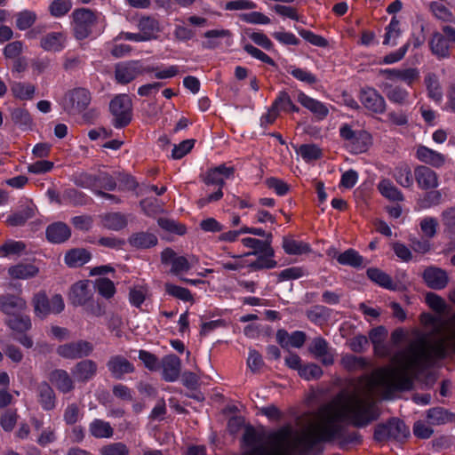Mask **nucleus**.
Wrapping results in <instances>:
<instances>
[{
	"mask_svg": "<svg viewBox=\"0 0 455 455\" xmlns=\"http://www.w3.org/2000/svg\"><path fill=\"white\" fill-rule=\"evenodd\" d=\"M376 420L372 409L363 407L348 387L340 391L331 401L322 405L310 424L301 435L290 440L287 432H279L273 436V447L261 444L260 435L253 428L246 429L244 442L252 447V455H291V449L301 445L312 449L319 443L328 442L341 435L344 426L351 424L363 427Z\"/></svg>",
	"mask_w": 455,
	"mask_h": 455,
	"instance_id": "1",
	"label": "nucleus"
},
{
	"mask_svg": "<svg viewBox=\"0 0 455 455\" xmlns=\"http://www.w3.org/2000/svg\"><path fill=\"white\" fill-rule=\"evenodd\" d=\"M451 320V317L440 326L434 323L437 333L444 331L443 337L430 343L427 338L421 336L412 340L404 349L398 351L392 358L395 367L379 368L369 376L349 382L347 387L351 394H355L363 407L372 409L376 419L379 417V411L374 402L375 395L389 399L396 391L411 389V371L430 363L433 359L445 357L447 342H450L455 350V341L450 337Z\"/></svg>",
	"mask_w": 455,
	"mask_h": 455,
	"instance_id": "2",
	"label": "nucleus"
},
{
	"mask_svg": "<svg viewBox=\"0 0 455 455\" xmlns=\"http://www.w3.org/2000/svg\"><path fill=\"white\" fill-rule=\"evenodd\" d=\"M339 135L345 141L346 147L353 154L366 152L372 144L371 135L363 130H353L348 124L339 128Z\"/></svg>",
	"mask_w": 455,
	"mask_h": 455,
	"instance_id": "3",
	"label": "nucleus"
},
{
	"mask_svg": "<svg viewBox=\"0 0 455 455\" xmlns=\"http://www.w3.org/2000/svg\"><path fill=\"white\" fill-rule=\"evenodd\" d=\"M409 435V427L403 421L395 418L391 419L386 424L378 425L374 431V438L379 442L388 439L402 442Z\"/></svg>",
	"mask_w": 455,
	"mask_h": 455,
	"instance_id": "4",
	"label": "nucleus"
},
{
	"mask_svg": "<svg viewBox=\"0 0 455 455\" xmlns=\"http://www.w3.org/2000/svg\"><path fill=\"white\" fill-rule=\"evenodd\" d=\"M132 100L127 94L116 96L109 104V109L114 116L113 124L116 128L128 125L132 120Z\"/></svg>",
	"mask_w": 455,
	"mask_h": 455,
	"instance_id": "5",
	"label": "nucleus"
},
{
	"mask_svg": "<svg viewBox=\"0 0 455 455\" xmlns=\"http://www.w3.org/2000/svg\"><path fill=\"white\" fill-rule=\"evenodd\" d=\"M72 17L75 37L78 40L88 37L92 33V27L97 22L95 13L89 9L82 8L74 11Z\"/></svg>",
	"mask_w": 455,
	"mask_h": 455,
	"instance_id": "6",
	"label": "nucleus"
},
{
	"mask_svg": "<svg viewBox=\"0 0 455 455\" xmlns=\"http://www.w3.org/2000/svg\"><path fill=\"white\" fill-rule=\"evenodd\" d=\"M154 67L144 68L138 60H130L116 64L115 68V77L118 84H127L137 76L155 71Z\"/></svg>",
	"mask_w": 455,
	"mask_h": 455,
	"instance_id": "7",
	"label": "nucleus"
},
{
	"mask_svg": "<svg viewBox=\"0 0 455 455\" xmlns=\"http://www.w3.org/2000/svg\"><path fill=\"white\" fill-rule=\"evenodd\" d=\"M93 350L92 343L84 339H78L60 345L56 353L64 359L76 360L89 356Z\"/></svg>",
	"mask_w": 455,
	"mask_h": 455,
	"instance_id": "8",
	"label": "nucleus"
},
{
	"mask_svg": "<svg viewBox=\"0 0 455 455\" xmlns=\"http://www.w3.org/2000/svg\"><path fill=\"white\" fill-rule=\"evenodd\" d=\"M90 102V92L84 88H76L66 94L64 109L70 115L79 114L86 109Z\"/></svg>",
	"mask_w": 455,
	"mask_h": 455,
	"instance_id": "9",
	"label": "nucleus"
},
{
	"mask_svg": "<svg viewBox=\"0 0 455 455\" xmlns=\"http://www.w3.org/2000/svg\"><path fill=\"white\" fill-rule=\"evenodd\" d=\"M359 100L362 105L374 114H382L386 111V101L380 93L372 87H364L360 90Z\"/></svg>",
	"mask_w": 455,
	"mask_h": 455,
	"instance_id": "10",
	"label": "nucleus"
},
{
	"mask_svg": "<svg viewBox=\"0 0 455 455\" xmlns=\"http://www.w3.org/2000/svg\"><path fill=\"white\" fill-rule=\"evenodd\" d=\"M106 366L111 377L116 379H124L125 375L135 371L133 363L122 355H111Z\"/></svg>",
	"mask_w": 455,
	"mask_h": 455,
	"instance_id": "11",
	"label": "nucleus"
},
{
	"mask_svg": "<svg viewBox=\"0 0 455 455\" xmlns=\"http://www.w3.org/2000/svg\"><path fill=\"white\" fill-rule=\"evenodd\" d=\"M50 385L54 386L62 394H68L75 389V380L71 375L63 369H54L49 375Z\"/></svg>",
	"mask_w": 455,
	"mask_h": 455,
	"instance_id": "12",
	"label": "nucleus"
},
{
	"mask_svg": "<svg viewBox=\"0 0 455 455\" xmlns=\"http://www.w3.org/2000/svg\"><path fill=\"white\" fill-rule=\"evenodd\" d=\"M422 277L426 284L433 290H442L447 286L449 282L446 271L437 267H427Z\"/></svg>",
	"mask_w": 455,
	"mask_h": 455,
	"instance_id": "13",
	"label": "nucleus"
},
{
	"mask_svg": "<svg viewBox=\"0 0 455 455\" xmlns=\"http://www.w3.org/2000/svg\"><path fill=\"white\" fill-rule=\"evenodd\" d=\"M272 237V234L268 233L267 235V239H265L264 241L252 237H246L242 239V243L245 247L253 250L252 251L247 252L244 255L250 256L264 254L267 257H274L275 252L273 248L271 247Z\"/></svg>",
	"mask_w": 455,
	"mask_h": 455,
	"instance_id": "14",
	"label": "nucleus"
},
{
	"mask_svg": "<svg viewBox=\"0 0 455 455\" xmlns=\"http://www.w3.org/2000/svg\"><path fill=\"white\" fill-rule=\"evenodd\" d=\"M234 172V167H228L225 164H220L208 170L205 174L202 176V180L206 185H217L220 188H222L225 184V179H228L233 176Z\"/></svg>",
	"mask_w": 455,
	"mask_h": 455,
	"instance_id": "15",
	"label": "nucleus"
},
{
	"mask_svg": "<svg viewBox=\"0 0 455 455\" xmlns=\"http://www.w3.org/2000/svg\"><path fill=\"white\" fill-rule=\"evenodd\" d=\"M379 75L385 76L387 79H389L391 81H403L408 85L412 84V83L418 80L419 77V72L415 68H409L404 69H380Z\"/></svg>",
	"mask_w": 455,
	"mask_h": 455,
	"instance_id": "16",
	"label": "nucleus"
},
{
	"mask_svg": "<svg viewBox=\"0 0 455 455\" xmlns=\"http://www.w3.org/2000/svg\"><path fill=\"white\" fill-rule=\"evenodd\" d=\"M37 402L44 411H52L56 407L57 396L52 387L47 381L40 382L36 387Z\"/></svg>",
	"mask_w": 455,
	"mask_h": 455,
	"instance_id": "17",
	"label": "nucleus"
},
{
	"mask_svg": "<svg viewBox=\"0 0 455 455\" xmlns=\"http://www.w3.org/2000/svg\"><path fill=\"white\" fill-rule=\"evenodd\" d=\"M163 379L169 382L177 380L180 374L181 362L176 355H167L161 361Z\"/></svg>",
	"mask_w": 455,
	"mask_h": 455,
	"instance_id": "18",
	"label": "nucleus"
},
{
	"mask_svg": "<svg viewBox=\"0 0 455 455\" xmlns=\"http://www.w3.org/2000/svg\"><path fill=\"white\" fill-rule=\"evenodd\" d=\"M97 370L98 365L96 362L91 359H84L75 364L72 369V374L78 382L85 383L94 378Z\"/></svg>",
	"mask_w": 455,
	"mask_h": 455,
	"instance_id": "19",
	"label": "nucleus"
},
{
	"mask_svg": "<svg viewBox=\"0 0 455 455\" xmlns=\"http://www.w3.org/2000/svg\"><path fill=\"white\" fill-rule=\"evenodd\" d=\"M308 350L315 358L320 359L324 365H331L334 362L331 349L327 341L321 337L312 340Z\"/></svg>",
	"mask_w": 455,
	"mask_h": 455,
	"instance_id": "20",
	"label": "nucleus"
},
{
	"mask_svg": "<svg viewBox=\"0 0 455 455\" xmlns=\"http://www.w3.org/2000/svg\"><path fill=\"white\" fill-rule=\"evenodd\" d=\"M27 307L26 301L12 294L0 296V311L10 316L20 313Z\"/></svg>",
	"mask_w": 455,
	"mask_h": 455,
	"instance_id": "21",
	"label": "nucleus"
},
{
	"mask_svg": "<svg viewBox=\"0 0 455 455\" xmlns=\"http://www.w3.org/2000/svg\"><path fill=\"white\" fill-rule=\"evenodd\" d=\"M415 179L422 189L435 188L438 186V176L427 166L420 165L414 170Z\"/></svg>",
	"mask_w": 455,
	"mask_h": 455,
	"instance_id": "22",
	"label": "nucleus"
},
{
	"mask_svg": "<svg viewBox=\"0 0 455 455\" xmlns=\"http://www.w3.org/2000/svg\"><path fill=\"white\" fill-rule=\"evenodd\" d=\"M416 156L420 162L435 168L442 167L446 161L444 155L425 146L418 147Z\"/></svg>",
	"mask_w": 455,
	"mask_h": 455,
	"instance_id": "23",
	"label": "nucleus"
},
{
	"mask_svg": "<svg viewBox=\"0 0 455 455\" xmlns=\"http://www.w3.org/2000/svg\"><path fill=\"white\" fill-rule=\"evenodd\" d=\"M297 100L320 120L324 119L329 114V109L323 103L302 92H299Z\"/></svg>",
	"mask_w": 455,
	"mask_h": 455,
	"instance_id": "24",
	"label": "nucleus"
},
{
	"mask_svg": "<svg viewBox=\"0 0 455 455\" xmlns=\"http://www.w3.org/2000/svg\"><path fill=\"white\" fill-rule=\"evenodd\" d=\"M46 238L52 243L66 242L71 235L69 227L64 222H54L46 228Z\"/></svg>",
	"mask_w": 455,
	"mask_h": 455,
	"instance_id": "25",
	"label": "nucleus"
},
{
	"mask_svg": "<svg viewBox=\"0 0 455 455\" xmlns=\"http://www.w3.org/2000/svg\"><path fill=\"white\" fill-rule=\"evenodd\" d=\"M92 297L87 281H80L72 285L69 292V300L74 306H84Z\"/></svg>",
	"mask_w": 455,
	"mask_h": 455,
	"instance_id": "26",
	"label": "nucleus"
},
{
	"mask_svg": "<svg viewBox=\"0 0 455 455\" xmlns=\"http://www.w3.org/2000/svg\"><path fill=\"white\" fill-rule=\"evenodd\" d=\"M158 239L153 233L140 231L132 233L129 238V244L138 250H145L157 244Z\"/></svg>",
	"mask_w": 455,
	"mask_h": 455,
	"instance_id": "27",
	"label": "nucleus"
},
{
	"mask_svg": "<svg viewBox=\"0 0 455 455\" xmlns=\"http://www.w3.org/2000/svg\"><path fill=\"white\" fill-rule=\"evenodd\" d=\"M66 36L62 32H50L40 39V46L47 52H58L63 50Z\"/></svg>",
	"mask_w": 455,
	"mask_h": 455,
	"instance_id": "28",
	"label": "nucleus"
},
{
	"mask_svg": "<svg viewBox=\"0 0 455 455\" xmlns=\"http://www.w3.org/2000/svg\"><path fill=\"white\" fill-rule=\"evenodd\" d=\"M429 46L432 53L439 59L450 56L449 42L442 33L435 32L433 34L429 41Z\"/></svg>",
	"mask_w": 455,
	"mask_h": 455,
	"instance_id": "29",
	"label": "nucleus"
},
{
	"mask_svg": "<svg viewBox=\"0 0 455 455\" xmlns=\"http://www.w3.org/2000/svg\"><path fill=\"white\" fill-rule=\"evenodd\" d=\"M39 268L31 263H19L8 269L9 275L13 279H28L36 276Z\"/></svg>",
	"mask_w": 455,
	"mask_h": 455,
	"instance_id": "30",
	"label": "nucleus"
},
{
	"mask_svg": "<svg viewBox=\"0 0 455 455\" xmlns=\"http://www.w3.org/2000/svg\"><path fill=\"white\" fill-rule=\"evenodd\" d=\"M138 28L145 41L156 38V35L160 31L158 21L150 16H143L140 18Z\"/></svg>",
	"mask_w": 455,
	"mask_h": 455,
	"instance_id": "31",
	"label": "nucleus"
},
{
	"mask_svg": "<svg viewBox=\"0 0 455 455\" xmlns=\"http://www.w3.org/2000/svg\"><path fill=\"white\" fill-rule=\"evenodd\" d=\"M283 248L289 255H301L311 251V247L307 243L297 241L287 236L283 238Z\"/></svg>",
	"mask_w": 455,
	"mask_h": 455,
	"instance_id": "32",
	"label": "nucleus"
},
{
	"mask_svg": "<svg viewBox=\"0 0 455 455\" xmlns=\"http://www.w3.org/2000/svg\"><path fill=\"white\" fill-rule=\"evenodd\" d=\"M89 432L95 438H110L114 435L111 425L99 419H95L90 423Z\"/></svg>",
	"mask_w": 455,
	"mask_h": 455,
	"instance_id": "33",
	"label": "nucleus"
},
{
	"mask_svg": "<svg viewBox=\"0 0 455 455\" xmlns=\"http://www.w3.org/2000/svg\"><path fill=\"white\" fill-rule=\"evenodd\" d=\"M367 276L379 286L395 291L397 286L393 282L391 276L382 270L375 267L369 268L367 270Z\"/></svg>",
	"mask_w": 455,
	"mask_h": 455,
	"instance_id": "34",
	"label": "nucleus"
},
{
	"mask_svg": "<svg viewBox=\"0 0 455 455\" xmlns=\"http://www.w3.org/2000/svg\"><path fill=\"white\" fill-rule=\"evenodd\" d=\"M91 253L85 249H72L65 255V263L71 267H80L88 262Z\"/></svg>",
	"mask_w": 455,
	"mask_h": 455,
	"instance_id": "35",
	"label": "nucleus"
},
{
	"mask_svg": "<svg viewBox=\"0 0 455 455\" xmlns=\"http://www.w3.org/2000/svg\"><path fill=\"white\" fill-rule=\"evenodd\" d=\"M379 193L386 198L394 202L403 200L402 192L388 179H383L378 184Z\"/></svg>",
	"mask_w": 455,
	"mask_h": 455,
	"instance_id": "36",
	"label": "nucleus"
},
{
	"mask_svg": "<svg viewBox=\"0 0 455 455\" xmlns=\"http://www.w3.org/2000/svg\"><path fill=\"white\" fill-rule=\"evenodd\" d=\"M383 91L386 93L387 98L391 102L399 105H404L407 103L409 92L405 89L400 86H394L389 84H385L383 85Z\"/></svg>",
	"mask_w": 455,
	"mask_h": 455,
	"instance_id": "37",
	"label": "nucleus"
},
{
	"mask_svg": "<svg viewBox=\"0 0 455 455\" xmlns=\"http://www.w3.org/2000/svg\"><path fill=\"white\" fill-rule=\"evenodd\" d=\"M427 419L431 425H443L451 422L455 415L442 407L429 409L427 413Z\"/></svg>",
	"mask_w": 455,
	"mask_h": 455,
	"instance_id": "38",
	"label": "nucleus"
},
{
	"mask_svg": "<svg viewBox=\"0 0 455 455\" xmlns=\"http://www.w3.org/2000/svg\"><path fill=\"white\" fill-rule=\"evenodd\" d=\"M337 261L345 266L352 267H362L363 266V258L354 249H348L336 257Z\"/></svg>",
	"mask_w": 455,
	"mask_h": 455,
	"instance_id": "39",
	"label": "nucleus"
},
{
	"mask_svg": "<svg viewBox=\"0 0 455 455\" xmlns=\"http://www.w3.org/2000/svg\"><path fill=\"white\" fill-rule=\"evenodd\" d=\"M5 323L12 331L20 333L28 331L31 329L32 326L29 316L20 314L9 316V318L5 321Z\"/></svg>",
	"mask_w": 455,
	"mask_h": 455,
	"instance_id": "40",
	"label": "nucleus"
},
{
	"mask_svg": "<svg viewBox=\"0 0 455 455\" xmlns=\"http://www.w3.org/2000/svg\"><path fill=\"white\" fill-rule=\"evenodd\" d=\"M425 84L427 86L428 96L436 102L443 99V91L438 77L434 73H429L425 76Z\"/></svg>",
	"mask_w": 455,
	"mask_h": 455,
	"instance_id": "41",
	"label": "nucleus"
},
{
	"mask_svg": "<svg viewBox=\"0 0 455 455\" xmlns=\"http://www.w3.org/2000/svg\"><path fill=\"white\" fill-rule=\"evenodd\" d=\"M127 223L125 215L121 212H111L103 217L104 227L111 230H121L127 226Z\"/></svg>",
	"mask_w": 455,
	"mask_h": 455,
	"instance_id": "42",
	"label": "nucleus"
},
{
	"mask_svg": "<svg viewBox=\"0 0 455 455\" xmlns=\"http://www.w3.org/2000/svg\"><path fill=\"white\" fill-rule=\"evenodd\" d=\"M12 122L22 130H31L34 122L29 112L25 108H15L11 113Z\"/></svg>",
	"mask_w": 455,
	"mask_h": 455,
	"instance_id": "43",
	"label": "nucleus"
},
{
	"mask_svg": "<svg viewBox=\"0 0 455 455\" xmlns=\"http://www.w3.org/2000/svg\"><path fill=\"white\" fill-rule=\"evenodd\" d=\"M33 305L36 316L44 318L50 314V299L44 292H38L34 296Z\"/></svg>",
	"mask_w": 455,
	"mask_h": 455,
	"instance_id": "44",
	"label": "nucleus"
},
{
	"mask_svg": "<svg viewBox=\"0 0 455 455\" xmlns=\"http://www.w3.org/2000/svg\"><path fill=\"white\" fill-rule=\"evenodd\" d=\"M26 249V244L21 241L9 240L0 246V256H20Z\"/></svg>",
	"mask_w": 455,
	"mask_h": 455,
	"instance_id": "45",
	"label": "nucleus"
},
{
	"mask_svg": "<svg viewBox=\"0 0 455 455\" xmlns=\"http://www.w3.org/2000/svg\"><path fill=\"white\" fill-rule=\"evenodd\" d=\"M394 178L403 188H409L413 183V178L411 168L406 164H402L395 169Z\"/></svg>",
	"mask_w": 455,
	"mask_h": 455,
	"instance_id": "46",
	"label": "nucleus"
},
{
	"mask_svg": "<svg viewBox=\"0 0 455 455\" xmlns=\"http://www.w3.org/2000/svg\"><path fill=\"white\" fill-rule=\"evenodd\" d=\"M34 215V209L32 207L27 206L22 210L10 215L7 219V222L9 225L13 227L22 226L28 220L33 218Z\"/></svg>",
	"mask_w": 455,
	"mask_h": 455,
	"instance_id": "47",
	"label": "nucleus"
},
{
	"mask_svg": "<svg viewBox=\"0 0 455 455\" xmlns=\"http://www.w3.org/2000/svg\"><path fill=\"white\" fill-rule=\"evenodd\" d=\"M12 94L20 100H30L35 93V86L30 84L14 83L11 87Z\"/></svg>",
	"mask_w": 455,
	"mask_h": 455,
	"instance_id": "48",
	"label": "nucleus"
},
{
	"mask_svg": "<svg viewBox=\"0 0 455 455\" xmlns=\"http://www.w3.org/2000/svg\"><path fill=\"white\" fill-rule=\"evenodd\" d=\"M399 25V20L395 17H393L390 23L386 28V35L383 41V44H396V39L401 35Z\"/></svg>",
	"mask_w": 455,
	"mask_h": 455,
	"instance_id": "49",
	"label": "nucleus"
},
{
	"mask_svg": "<svg viewBox=\"0 0 455 455\" xmlns=\"http://www.w3.org/2000/svg\"><path fill=\"white\" fill-rule=\"evenodd\" d=\"M342 366L350 371L364 369L367 362L363 357H357L353 355H346L341 358Z\"/></svg>",
	"mask_w": 455,
	"mask_h": 455,
	"instance_id": "50",
	"label": "nucleus"
},
{
	"mask_svg": "<svg viewBox=\"0 0 455 455\" xmlns=\"http://www.w3.org/2000/svg\"><path fill=\"white\" fill-rule=\"evenodd\" d=\"M164 289L169 295L183 301H191L193 299L190 291L187 288L166 283Z\"/></svg>",
	"mask_w": 455,
	"mask_h": 455,
	"instance_id": "51",
	"label": "nucleus"
},
{
	"mask_svg": "<svg viewBox=\"0 0 455 455\" xmlns=\"http://www.w3.org/2000/svg\"><path fill=\"white\" fill-rule=\"evenodd\" d=\"M140 206L148 216H155L163 212V206L156 198H146L140 202Z\"/></svg>",
	"mask_w": 455,
	"mask_h": 455,
	"instance_id": "52",
	"label": "nucleus"
},
{
	"mask_svg": "<svg viewBox=\"0 0 455 455\" xmlns=\"http://www.w3.org/2000/svg\"><path fill=\"white\" fill-rule=\"evenodd\" d=\"M72 180L76 186L84 188H93L97 185V177L84 172L75 173Z\"/></svg>",
	"mask_w": 455,
	"mask_h": 455,
	"instance_id": "53",
	"label": "nucleus"
},
{
	"mask_svg": "<svg viewBox=\"0 0 455 455\" xmlns=\"http://www.w3.org/2000/svg\"><path fill=\"white\" fill-rule=\"evenodd\" d=\"M297 152L307 162L319 159L322 156V150L314 144H303Z\"/></svg>",
	"mask_w": 455,
	"mask_h": 455,
	"instance_id": "54",
	"label": "nucleus"
},
{
	"mask_svg": "<svg viewBox=\"0 0 455 455\" xmlns=\"http://www.w3.org/2000/svg\"><path fill=\"white\" fill-rule=\"evenodd\" d=\"M430 9L435 17L443 21L452 22L455 20L452 12L447 7H445L443 4L440 3H431Z\"/></svg>",
	"mask_w": 455,
	"mask_h": 455,
	"instance_id": "55",
	"label": "nucleus"
},
{
	"mask_svg": "<svg viewBox=\"0 0 455 455\" xmlns=\"http://www.w3.org/2000/svg\"><path fill=\"white\" fill-rule=\"evenodd\" d=\"M36 20V13L23 11L16 14V26L20 30H26L35 23Z\"/></svg>",
	"mask_w": 455,
	"mask_h": 455,
	"instance_id": "56",
	"label": "nucleus"
},
{
	"mask_svg": "<svg viewBox=\"0 0 455 455\" xmlns=\"http://www.w3.org/2000/svg\"><path fill=\"white\" fill-rule=\"evenodd\" d=\"M71 7L70 0H54L50 4L49 11L53 17H61L67 14Z\"/></svg>",
	"mask_w": 455,
	"mask_h": 455,
	"instance_id": "57",
	"label": "nucleus"
},
{
	"mask_svg": "<svg viewBox=\"0 0 455 455\" xmlns=\"http://www.w3.org/2000/svg\"><path fill=\"white\" fill-rule=\"evenodd\" d=\"M273 104L275 105V108H276L278 111H299V108L293 104L289 94L285 92H281L279 96L275 99Z\"/></svg>",
	"mask_w": 455,
	"mask_h": 455,
	"instance_id": "58",
	"label": "nucleus"
},
{
	"mask_svg": "<svg viewBox=\"0 0 455 455\" xmlns=\"http://www.w3.org/2000/svg\"><path fill=\"white\" fill-rule=\"evenodd\" d=\"M157 223L163 229L180 235H184L187 231L184 225L180 224L173 220L159 218Z\"/></svg>",
	"mask_w": 455,
	"mask_h": 455,
	"instance_id": "59",
	"label": "nucleus"
},
{
	"mask_svg": "<svg viewBox=\"0 0 455 455\" xmlns=\"http://www.w3.org/2000/svg\"><path fill=\"white\" fill-rule=\"evenodd\" d=\"M18 419V414L15 410H6L0 416V425L4 431L10 432L12 431Z\"/></svg>",
	"mask_w": 455,
	"mask_h": 455,
	"instance_id": "60",
	"label": "nucleus"
},
{
	"mask_svg": "<svg viewBox=\"0 0 455 455\" xmlns=\"http://www.w3.org/2000/svg\"><path fill=\"white\" fill-rule=\"evenodd\" d=\"M81 418L80 408L77 403L68 404L63 413V419L67 425H75Z\"/></svg>",
	"mask_w": 455,
	"mask_h": 455,
	"instance_id": "61",
	"label": "nucleus"
},
{
	"mask_svg": "<svg viewBox=\"0 0 455 455\" xmlns=\"http://www.w3.org/2000/svg\"><path fill=\"white\" fill-rule=\"evenodd\" d=\"M299 374L307 380L317 379L323 375V370L315 363H308L299 369Z\"/></svg>",
	"mask_w": 455,
	"mask_h": 455,
	"instance_id": "62",
	"label": "nucleus"
},
{
	"mask_svg": "<svg viewBox=\"0 0 455 455\" xmlns=\"http://www.w3.org/2000/svg\"><path fill=\"white\" fill-rule=\"evenodd\" d=\"M128 447L123 443H114L103 446L100 455H129Z\"/></svg>",
	"mask_w": 455,
	"mask_h": 455,
	"instance_id": "63",
	"label": "nucleus"
},
{
	"mask_svg": "<svg viewBox=\"0 0 455 455\" xmlns=\"http://www.w3.org/2000/svg\"><path fill=\"white\" fill-rule=\"evenodd\" d=\"M96 286L100 294L105 298H111L116 291L114 283L108 278H99L96 280Z\"/></svg>",
	"mask_w": 455,
	"mask_h": 455,
	"instance_id": "64",
	"label": "nucleus"
}]
</instances>
